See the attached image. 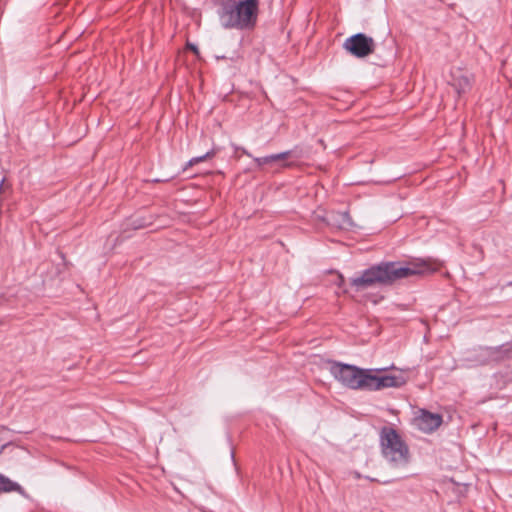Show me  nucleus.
Here are the masks:
<instances>
[{
    "label": "nucleus",
    "mask_w": 512,
    "mask_h": 512,
    "mask_svg": "<svg viewBox=\"0 0 512 512\" xmlns=\"http://www.w3.org/2000/svg\"><path fill=\"white\" fill-rule=\"evenodd\" d=\"M431 270L429 263L425 260H417L408 265L400 262H381L365 269L360 276L352 278L351 285L359 291L375 284H391L396 280L424 274Z\"/></svg>",
    "instance_id": "obj_1"
},
{
    "label": "nucleus",
    "mask_w": 512,
    "mask_h": 512,
    "mask_svg": "<svg viewBox=\"0 0 512 512\" xmlns=\"http://www.w3.org/2000/svg\"><path fill=\"white\" fill-rule=\"evenodd\" d=\"M258 0H223L217 14L225 29L248 30L257 22Z\"/></svg>",
    "instance_id": "obj_2"
},
{
    "label": "nucleus",
    "mask_w": 512,
    "mask_h": 512,
    "mask_svg": "<svg viewBox=\"0 0 512 512\" xmlns=\"http://www.w3.org/2000/svg\"><path fill=\"white\" fill-rule=\"evenodd\" d=\"M380 446L383 458L390 468L403 470L407 467L410 461L409 448L394 428L384 426L381 429Z\"/></svg>",
    "instance_id": "obj_3"
},
{
    "label": "nucleus",
    "mask_w": 512,
    "mask_h": 512,
    "mask_svg": "<svg viewBox=\"0 0 512 512\" xmlns=\"http://www.w3.org/2000/svg\"><path fill=\"white\" fill-rule=\"evenodd\" d=\"M329 371L343 386L353 390L367 391L368 374L371 373V369L333 361L330 363Z\"/></svg>",
    "instance_id": "obj_4"
},
{
    "label": "nucleus",
    "mask_w": 512,
    "mask_h": 512,
    "mask_svg": "<svg viewBox=\"0 0 512 512\" xmlns=\"http://www.w3.org/2000/svg\"><path fill=\"white\" fill-rule=\"evenodd\" d=\"M512 359V340L498 346H481L475 360L480 364L500 363Z\"/></svg>",
    "instance_id": "obj_5"
},
{
    "label": "nucleus",
    "mask_w": 512,
    "mask_h": 512,
    "mask_svg": "<svg viewBox=\"0 0 512 512\" xmlns=\"http://www.w3.org/2000/svg\"><path fill=\"white\" fill-rule=\"evenodd\" d=\"M343 47L351 55L364 58L374 52L375 42L364 33H356L344 41Z\"/></svg>",
    "instance_id": "obj_6"
},
{
    "label": "nucleus",
    "mask_w": 512,
    "mask_h": 512,
    "mask_svg": "<svg viewBox=\"0 0 512 512\" xmlns=\"http://www.w3.org/2000/svg\"><path fill=\"white\" fill-rule=\"evenodd\" d=\"M386 368L371 369L368 374L367 391H378L384 388H399L405 384L403 376L381 374Z\"/></svg>",
    "instance_id": "obj_7"
},
{
    "label": "nucleus",
    "mask_w": 512,
    "mask_h": 512,
    "mask_svg": "<svg viewBox=\"0 0 512 512\" xmlns=\"http://www.w3.org/2000/svg\"><path fill=\"white\" fill-rule=\"evenodd\" d=\"M302 156V150L298 147H295L291 150L283 151L277 154H271L264 157H254L253 160L258 168L278 161H281L280 167L290 168L293 167L296 161L302 158Z\"/></svg>",
    "instance_id": "obj_8"
},
{
    "label": "nucleus",
    "mask_w": 512,
    "mask_h": 512,
    "mask_svg": "<svg viewBox=\"0 0 512 512\" xmlns=\"http://www.w3.org/2000/svg\"><path fill=\"white\" fill-rule=\"evenodd\" d=\"M442 416L438 413H432L427 410H422L417 418L418 427L426 433H431L439 428L442 424Z\"/></svg>",
    "instance_id": "obj_9"
},
{
    "label": "nucleus",
    "mask_w": 512,
    "mask_h": 512,
    "mask_svg": "<svg viewBox=\"0 0 512 512\" xmlns=\"http://www.w3.org/2000/svg\"><path fill=\"white\" fill-rule=\"evenodd\" d=\"M472 83L473 77L471 75L462 74L460 71L452 74L451 86L459 97L471 90Z\"/></svg>",
    "instance_id": "obj_10"
},
{
    "label": "nucleus",
    "mask_w": 512,
    "mask_h": 512,
    "mask_svg": "<svg viewBox=\"0 0 512 512\" xmlns=\"http://www.w3.org/2000/svg\"><path fill=\"white\" fill-rule=\"evenodd\" d=\"M9 492H17L27 497L25 490L19 483L12 481L10 478L0 473V494Z\"/></svg>",
    "instance_id": "obj_11"
},
{
    "label": "nucleus",
    "mask_w": 512,
    "mask_h": 512,
    "mask_svg": "<svg viewBox=\"0 0 512 512\" xmlns=\"http://www.w3.org/2000/svg\"><path fill=\"white\" fill-rule=\"evenodd\" d=\"M215 153H216L215 150L212 149V150L206 152L204 155L191 158L187 162V164H186L184 169H187L188 167L194 166V165H196V164H198V163H200V162H202V161H204L206 159L212 158L215 155Z\"/></svg>",
    "instance_id": "obj_12"
},
{
    "label": "nucleus",
    "mask_w": 512,
    "mask_h": 512,
    "mask_svg": "<svg viewBox=\"0 0 512 512\" xmlns=\"http://www.w3.org/2000/svg\"><path fill=\"white\" fill-rule=\"evenodd\" d=\"M337 217L339 218L338 227L341 229H348L352 226V220L348 214V212L338 213Z\"/></svg>",
    "instance_id": "obj_13"
},
{
    "label": "nucleus",
    "mask_w": 512,
    "mask_h": 512,
    "mask_svg": "<svg viewBox=\"0 0 512 512\" xmlns=\"http://www.w3.org/2000/svg\"><path fill=\"white\" fill-rule=\"evenodd\" d=\"M188 47H189V48H190L194 53H196V54L198 53V48H197V46H196L195 44H191V43H189V44H188Z\"/></svg>",
    "instance_id": "obj_14"
},
{
    "label": "nucleus",
    "mask_w": 512,
    "mask_h": 512,
    "mask_svg": "<svg viewBox=\"0 0 512 512\" xmlns=\"http://www.w3.org/2000/svg\"><path fill=\"white\" fill-rule=\"evenodd\" d=\"M244 153H245L247 156L251 157V154H250L249 152L244 151Z\"/></svg>",
    "instance_id": "obj_15"
},
{
    "label": "nucleus",
    "mask_w": 512,
    "mask_h": 512,
    "mask_svg": "<svg viewBox=\"0 0 512 512\" xmlns=\"http://www.w3.org/2000/svg\"><path fill=\"white\" fill-rule=\"evenodd\" d=\"M216 58L217 59H224L225 57L224 56H217Z\"/></svg>",
    "instance_id": "obj_16"
},
{
    "label": "nucleus",
    "mask_w": 512,
    "mask_h": 512,
    "mask_svg": "<svg viewBox=\"0 0 512 512\" xmlns=\"http://www.w3.org/2000/svg\"><path fill=\"white\" fill-rule=\"evenodd\" d=\"M367 479H369L370 481H376V479L370 477H367Z\"/></svg>",
    "instance_id": "obj_17"
}]
</instances>
